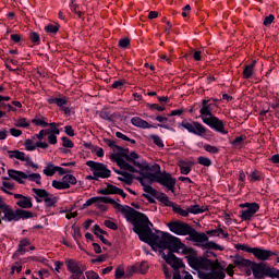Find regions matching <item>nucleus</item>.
Masks as SVG:
<instances>
[{
  "label": "nucleus",
  "mask_w": 279,
  "mask_h": 279,
  "mask_svg": "<svg viewBox=\"0 0 279 279\" xmlns=\"http://www.w3.org/2000/svg\"><path fill=\"white\" fill-rule=\"evenodd\" d=\"M131 223L133 225V232L138 235L140 241L148 243L153 250H167L171 239V233H154L151 231L154 225L143 213L136 211Z\"/></svg>",
  "instance_id": "obj_1"
},
{
  "label": "nucleus",
  "mask_w": 279,
  "mask_h": 279,
  "mask_svg": "<svg viewBox=\"0 0 279 279\" xmlns=\"http://www.w3.org/2000/svg\"><path fill=\"white\" fill-rule=\"evenodd\" d=\"M167 228L178 236H189L193 243H197L198 247H204V250H216L218 252H223L225 250L223 246L213 241H208V235H206V233L197 232V230L186 222L180 220L171 221L167 223Z\"/></svg>",
  "instance_id": "obj_2"
},
{
  "label": "nucleus",
  "mask_w": 279,
  "mask_h": 279,
  "mask_svg": "<svg viewBox=\"0 0 279 279\" xmlns=\"http://www.w3.org/2000/svg\"><path fill=\"white\" fill-rule=\"evenodd\" d=\"M217 108V104L210 102V100L203 99L199 114L201 120L205 125H208L211 130H215V132H218L219 134H228V130H226V124L223 123V120H220L217 118V116L213 114L215 112V109Z\"/></svg>",
  "instance_id": "obj_3"
},
{
  "label": "nucleus",
  "mask_w": 279,
  "mask_h": 279,
  "mask_svg": "<svg viewBox=\"0 0 279 279\" xmlns=\"http://www.w3.org/2000/svg\"><path fill=\"white\" fill-rule=\"evenodd\" d=\"M141 156L136 151H131L130 149H122L120 153L111 154L110 155V160L113 162H117L118 167L120 169H123L124 171H130L131 173H136V168L141 169V167H144L143 160H140ZM132 162V165L128 163Z\"/></svg>",
  "instance_id": "obj_4"
},
{
  "label": "nucleus",
  "mask_w": 279,
  "mask_h": 279,
  "mask_svg": "<svg viewBox=\"0 0 279 279\" xmlns=\"http://www.w3.org/2000/svg\"><path fill=\"white\" fill-rule=\"evenodd\" d=\"M96 199L98 201L95 203V206L98 207L99 210L106 211L108 210V206H106V204H112L113 208L118 213H121L129 223L132 222V219H134V216L137 213L134 208L128 205H121L108 196H96Z\"/></svg>",
  "instance_id": "obj_5"
},
{
  "label": "nucleus",
  "mask_w": 279,
  "mask_h": 279,
  "mask_svg": "<svg viewBox=\"0 0 279 279\" xmlns=\"http://www.w3.org/2000/svg\"><path fill=\"white\" fill-rule=\"evenodd\" d=\"M251 270L255 279H279V269L276 267L267 266L263 263H252Z\"/></svg>",
  "instance_id": "obj_6"
},
{
  "label": "nucleus",
  "mask_w": 279,
  "mask_h": 279,
  "mask_svg": "<svg viewBox=\"0 0 279 279\" xmlns=\"http://www.w3.org/2000/svg\"><path fill=\"white\" fill-rule=\"evenodd\" d=\"M185 258L190 267L196 271H208L216 263L206 257L186 256Z\"/></svg>",
  "instance_id": "obj_7"
},
{
  "label": "nucleus",
  "mask_w": 279,
  "mask_h": 279,
  "mask_svg": "<svg viewBox=\"0 0 279 279\" xmlns=\"http://www.w3.org/2000/svg\"><path fill=\"white\" fill-rule=\"evenodd\" d=\"M167 250L173 254H182L183 256H189L193 248L187 247L186 244L182 243V240L175 235H170Z\"/></svg>",
  "instance_id": "obj_8"
},
{
  "label": "nucleus",
  "mask_w": 279,
  "mask_h": 279,
  "mask_svg": "<svg viewBox=\"0 0 279 279\" xmlns=\"http://www.w3.org/2000/svg\"><path fill=\"white\" fill-rule=\"evenodd\" d=\"M198 278L201 279H226V272L219 262H215L208 271H198Z\"/></svg>",
  "instance_id": "obj_9"
},
{
  "label": "nucleus",
  "mask_w": 279,
  "mask_h": 279,
  "mask_svg": "<svg viewBox=\"0 0 279 279\" xmlns=\"http://www.w3.org/2000/svg\"><path fill=\"white\" fill-rule=\"evenodd\" d=\"M153 178H155L154 182H157V184L165 186L168 191H171V193H175L177 180L171 175V173L161 172L160 174H156Z\"/></svg>",
  "instance_id": "obj_10"
},
{
  "label": "nucleus",
  "mask_w": 279,
  "mask_h": 279,
  "mask_svg": "<svg viewBox=\"0 0 279 279\" xmlns=\"http://www.w3.org/2000/svg\"><path fill=\"white\" fill-rule=\"evenodd\" d=\"M179 125L184 130H187L190 134H195V136H206V132H208V129H206L204 124L197 121H192V122L185 121V122H181Z\"/></svg>",
  "instance_id": "obj_11"
},
{
  "label": "nucleus",
  "mask_w": 279,
  "mask_h": 279,
  "mask_svg": "<svg viewBox=\"0 0 279 279\" xmlns=\"http://www.w3.org/2000/svg\"><path fill=\"white\" fill-rule=\"evenodd\" d=\"M86 166L90 167L95 178H110L111 171L108 169V167L104 163H99L93 160L86 161Z\"/></svg>",
  "instance_id": "obj_12"
},
{
  "label": "nucleus",
  "mask_w": 279,
  "mask_h": 279,
  "mask_svg": "<svg viewBox=\"0 0 279 279\" xmlns=\"http://www.w3.org/2000/svg\"><path fill=\"white\" fill-rule=\"evenodd\" d=\"M240 208H246L241 211L242 221H250L258 210H260V206L257 203H243L240 205Z\"/></svg>",
  "instance_id": "obj_13"
},
{
  "label": "nucleus",
  "mask_w": 279,
  "mask_h": 279,
  "mask_svg": "<svg viewBox=\"0 0 279 279\" xmlns=\"http://www.w3.org/2000/svg\"><path fill=\"white\" fill-rule=\"evenodd\" d=\"M7 154H8V157L11 158V160L15 158V160H20L21 162H26V167H32V169H38V165L32 161V158L25 155L24 151H21L19 149L7 150Z\"/></svg>",
  "instance_id": "obj_14"
},
{
  "label": "nucleus",
  "mask_w": 279,
  "mask_h": 279,
  "mask_svg": "<svg viewBox=\"0 0 279 279\" xmlns=\"http://www.w3.org/2000/svg\"><path fill=\"white\" fill-rule=\"evenodd\" d=\"M43 173L48 178H52V175H56V173H59V175H66V173H71V170L56 166L52 162H47Z\"/></svg>",
  "instance_id": "obj_15"
},
{
  "label": "nucleus",
  "mask_w": 279,
  "mask_h": 279,
  "mask_svg": "<svg viewBox=\"0 0 279 279\" xmlns=\"http://www.w3.org/2000/svg\"><path fill=\"white\" fill-rule=\"evenodd\" d=\"M160 254L161 258H163V260H166V263L170 265L172 269H182V267H184V262L177 257L172 252L165 254V252L160 251Z\"/></svg>",
  "instance_id": "obj_16"
},
{
  "label": "nucleus",
  "mask_w": 279,
  "mask_h": 279,
  "mask_svg": "<svg viewBox=\"0 0 279 279\" xmlns=\"http://www.w3.org/2000/svg\"><path fill=\"white\" fill-rule=\"evenodd\" d=\"M144 167H141V171H149L146 173V178L149 180V182H154L155 178L154 175H160L162 172L160 171V165L154 163L153 166H149L147 162H143Z\"/></svg>",
  "instance_id": "obj_17"
},
{
  "label": "nucleus",
  "mask_w": 279,
  "mask_h": 279,
  "mask_svg": "<svg viewBox=\"0 0 279 279\" xmlns=\"http://www.w3.org/2000/svg\"><path fill=\"white\" fill-rule=\"evenodd\" d=\"M253 256H255L257 260L265 262V260H269L271 256H278V252L271 251V250H265L262 247H254Z\"/></svg>",
  "instance_id": "obj_18"
},
{
  "label": "nucleus",
  "mask_w": 279,
  "mask_h": 279,
  "mask_svg": "<svg viewBox=\"0 0 279 279\" xmlns=\"http://www.w3.org/2000/svg\"><path fill=\"white\" fill-rule=\"evenodd\" d=\"M97 193L98 195H120V197H123L124 199L126 197V194L123 190L110 183H107V187L99 189Z\"/></svg>",
  "instance_id": "obj_19"
},
{
  "label": "nucleus",
  "mask_w": 279,
  "mask_h": 279,
  "mask_svg": "<svg viewBox=\"0 0 279 279\" xmlns=\"http://www.w3.org/2000/svg\"><path fill=\"white\" fill-rule=\"evenodd\" d=\"M35 140L27 138L24 142V147L26 151H36V148L39 147V149H47L49 147V144L47 142H34Z\"/></svg>",
  "instance_id": "obj_20"
},
{
  "label": "nucleus",
  "mask_w": 279,
  "mask_h": 279,
  "mask_svg": "<svg viewBox=\"0 0 279 279\" xmlns=\"http://www.w3.org/2000/svg\"><path fill=\"white\" fill-rule=\"evenodd\" d=\"M8 175L19 184H25V180H27V173L14 169L8 170Z\"/></svg>",
  "instance_id": "obj_21"
},
{
  "label": "nucleus",
  "mask_w": 279,
  "mask_h": 279,
  "mask_svg": "<svg viewBox=\"0 0 279 279\" xmlns=\"http://www.w3.org/2000/svg\"><path fill=\"white\" fill-rule=\"evenodd\" d=\"M179 165V169H180V173H182V175H189V173H191L192 167L193 165H195V160L193 159H180L178 161Z\"/></svg>",
  "instance_id": "obj_22"
},
{
  "label": "nucleus",
  "mask_w": 279,
  "mask_h": 279,
  "mask_svg": "<svg viewBox=\"0 0 279 279\" xmlns=\"http://www.w3.org/2000/svg\"><path fill=\"white\" fill-rule=\"evenodd\" d=\"M13 197L17 199L16 205L20 208H32L34 204L32 203V197L23 196V194H13Z\"/></svg>",
  "instance_id": "obj_23"
},
{
  "label": "nucleus",
  "mask_w": 279,
  "mask_h": 279,
  "mask_svg": "<svg viewBox=\"0 0 279 279\" xmlns=\"http://www.w3.org/2000/svg\"><path fill=\"white\" fill-rule=\"evenodd\" d=\"M65 265L68 271H70V274L72 275L84 274V271H82V266L80 265V262L75 259H65Z\"/></svg>",
  "instance_id": "obj_24"
},
{
  "label": "nucleus",
  "mask_w": 279,
  "mask_h": 279,
  "mask_svg": "<svg viewBox=\"0 0 279 279\" xmlns=\"http://www.w3.org/2000/svg\"><path fill=\"white\" fill-rule=\"evenodd\" d=\"M2 213L4 215V221H19V209L14 211L12 207L9 205L2 210Z\"/></svg>",
  "instance_id": "obj_25"
},
{
  "label": "nucleus",
  "mask_w": 279,
  "mask_h": 279,
  "mask_svg": "<svg viewBox=\"0 0 279 279\" xmlns=\"http://www.w3.org/2000/svg\"><path fill=\"white\" fill-rule=\"evenodd\" d=\"M131 123L134 125V128H140L141 130H149L151 128H156L155 125L149 124V122L143 120L141 117H133L131 119Z\"/></svg>",
  "instance_id": "obj_26"
},
{
  "label": "nucleus",
  "mask_w": 279,
  "mask_h": 279,
  "mask_svg": "<svg viewBox=\"0 0 279 279\" xmlns=\"http://www.w3.org/2000/svg\"><path fill=\"white\" fill-rule=\"evenodd\" d=\"M206 234L207 236H218V239H228L230 236L228 231H225L220 225L214 230H208Z\"/></svg>",
  "instance_id": "obj_27"
},
{
  "label": "nucleus",
  "mask_w": 279,
  "mask_h": 279,
  "mask_svg": "<svg viewBox=\"0 0 279 279\" xmlns=\"http://www.w3.org/2000/svg\"><path fill=\"white\" fill-rule=\"evenodd\" d=\"M32 191L35 194L34 197L38 204H40V202H45V199L49 195V192H47V190L44 189L33 187Z\"/></svg>",
  "instance_id": "obj_28"
},
{
  "label": "nucleus",
  "mask_w": 279,
  "mask_h": 279,
  "mask_svg": "<svg viewBox=\"0 0 279 279\" xmlns=\"http://www.w3.org/2000/svg\"><path fill=\"white\" fill-rule=\"evenodd\" d=\"M156 121H158V123L155 128H163V130H169V123L170 125H173V123H175L174 120H169V118L167 117H162V116H157Z\"/></svg>",
  "instance_id": "obj_29"
},
{
  "label": "nucleus",
  "mask_w": 279,
  "mask_h": 279,
  "mask_svg": "<svg viewBox=\"0 0 279 279\" xmlns=\"http://www.w3.org/2000/svg\"><path fill=\"white\" fill-rule=\"evenodd\" d=\"M48 104H56V106H58L59 108H64V106H66V104H69V99H66L65 96L63 97H50L47 99Z\"/></svg>",
  "instance_id": "obj_30"
},
{
  "label": "nucleus",
  "mask_w": 279,
  "mask_h": 279,
  "mask_svg": "<svg viewBox=\"0 0 279 279\" xmlns=\"http://www.w3.org/2000/svg\"><path fill=\"white\" fill-rule=\"evenodd\" d=\"M252 260L243 258V256H235L233 259V264L235 267H239V269H242V267H252Z\"/></svg>",
  "instance_id": "obj_31"
},
{
  "label": "nucleus",
  "mask_w": 279,
  "mask_h": 279,
  "mask_svg": "<svg viewBox=\"0 0 279 279\" xmlns=\"http://www.w3.org/2000/svg\"><path fill=\"white\" fill-rule=\"evenodd\" d=\"M4 180H9V178H4ZM0 191L5 193L7 195H14L12 192H10L14 191V183L10 181H3Z\"/></svg>",
  "instance_id": "obj_32"
},
{
  "label": "nucleus",
  "mask_w": 279,
  "mask_h": 279,
  "mask_svg": "<svg viewBox=\"0 0 279 279\" xmlns=\"http://www.w3.org/2000/svg\"><path fill=\"white\" fill-rule=\"evenodd\" d=\"M189 215H202V213H206L208 210L207 206L192 205L187 207Z\"/></svg>",
  "instance_id": "obj_33"
},
{
  "label": "nucleus",
  "mask_w": 279,
  "mask_h": 279,
  "mask_svg": "<svg viewBox=\"0 0 279 279\" xmlns=\"http://www.w3.org/2000/svg\"><path fill=\"white\" fill-rule=\"evenodd\" d=\"M254 66H256V61H253L251 64L245 65L243 70V77L244 80H250L252 75H254Z\"/></svg>",
  "instance_id": "obj_34"
},
{
  "label": "nucleus",
  "mask_w": 279,
  "mask_h": 279,
  "mask_svg": "<svg viewBox=\"0 0 279 279\" xmlns=\"http://www.w3.org/2000/svg\"><path fill=\"white\" fill-rule=\"evenodd\" d=\"M63 184H68V189H71V186H75L77 184V179L73 174H65L62 178Z\"/></svg>",
  "instance_id": "obj_35"
},
{
  "label": "nucleus",
  "mask_w": 279,
  "mask_h": 279,
  "mask_svg": "<svg viewBox=\"0 0 279 279\" xmlns=\"http://www.w3.org/2000/svg\"><path fill=\"white\" fill-rule=\"evenodd\" d=\"M44 203H45L46 208H53V207H56V204H58V197H56L51 194H48L46 196V198H44Z\"/></svg>",
  "instance_id": "obj_36"
},
{
  "label": "nucleus",
  "mask_w": 279,
  "mask_h": 279,
  "mask_svg": "<svg viewBox=\"0 0 279 279\" xmlns=\"http://www.w3.org/2000/svg\"><path fill=\"white\" fill-rule=\"evenodd\" d=\"M157 199L161 202V204H163L165 206H168L169 208H173L175 204L171 202V199H169V196H167V194L165 193H161Z\"/></svg>",
  "instance_id": "obj_37"
},
{
  "label": "nucleus",
  "mask_w": 279,
  "mask_h": 279,
  "mask_svg": "<svg viewBox=\"0 0 279 279\" xmlns=\"http://www.w3.org/2000/svg\"><path fill=\"white\" fill-rule=\"evenodd\" d=\"M118 180L120 182H124V184H128L129 186L134 182V178L130 173H122L121 177H118Z\"/></svg>",
  "instance_id": "obj_38"
},
{
  "label": "nucleus",
  "mask_w": 279,
  "mask_h": 279,
  "mask_svg": "<svg viewBox=\"0 0 279 279\" xmlns=\"http://www.w3.org/2000/svg\"><path fill=\"white\" fill-rule=\"evenodd\" d=\"M34 217V214L32 211H27L25 209H17V221L20 219H32Z\"/></svg>",
  "instance_id": "obj_39"
},
{
  "label": "nucleus",
  "mask_w": 279,
  "mask_h": 279,
  "mask_svg": "<svg viewBox=\"0 0 279 279\" xmlns=\"http://www.w3.org/2000/svg\"><path fill=\"white\" fill-rule=\"evenodd\" d=\"M173 213L177 215H180L181 217H189V208L187 209H182V207L178 204H174L172 207Z\"/></svg>",
  "instance_id": "obj_40"
},
{
  "label": "nucleus",
  "mask_w": 279,
  "mask_h": 279,
  "mask_svg": "<svg viewBox=\"0 0 279 279\" xmlns=\"http://www.w3.org/2000/svg\"><path fill=\"white\" fill-rule=\"evenodd\" d=\"M52 186L53 189H57V191H66V189H69V185L66 183H64V181H58V180H53L52 181Z\"/></svg>",
  "instance_id": "obj_41"
},
{
  "label": "nucleus",
  "mask_w": 279,
  "mask_h": 279,
  "mask_svg": "<svg viewBox=\"0 0 279 279\" xmlns=\"http://www.w3.org/2000/svg\"><path fill=\"white\" fill-rule=\"evenodd\" d=\"M234 247L236 250H240L241 252H247V254H254V247H251L247 244H234Z\"/></svg>",
  "instance_id": "obj_42"
},
{
  "label": "nucleus",
  "mask_w": 279,
  "mask_h": 279,
  "mask_svg": "<svg viewBox=\"0 0 279 279\" xmlns=\"http://www.w3.org/2000/svg\"><path fill=\"white\" fill-rule=\"evenodd\" d=\"M150 138H151L154 145L159 147V149H165V142H162V138L160 136H158V135H150Z\"/></svg>",
  "instance_id": "obj_43"
},
{
  "label": "nucleus",
  "mask_w": 279,
  "mask_h": 279,
  "mask_svg": "<svg viewBox=\"0 0 279 279\" xmlns=\"http://www.w3.org/2000/svg\"><path fill=\"white\" fill-rule=\"evenodd\" d=\"M14 126L27 129L29 126V121H27L25 118H20L14 121Z\"/></svg>",
  "instance_id": "obj_44"
},
{
  "label": "nucleus",
  "mask_w": 279,
  "mask_h": 279,
  "mask_svg": "<svg viewBox=\"0 0 279 279\" xmlns=\"http://www.w3.org/2000/svg\"><path fill=\"white\" fill-rule=\"evenodd\" d=\"M45 32L47 33V34H58V32H59V29H60V25H58V24H56V25H53V24H48V25H46L45 26Z\"/></svg>",
  "instance_id": "obj_45"
},
{
  "label": "nucleus",
  "mask_w": 279,
  "mask_h": 279,
  "mask_svg": "<svg viewBox=\"0 0 279 279\" xmlns=\"http://www.w3.org/2000/svg\"><path fill=\"white\" fill-rule=\"evenodd\" d=\"M27 245H29V240L27 238L21 240L17 246V252L21 254H25V247H27Z\"/></svg>",
  "instance_id": "obj_46"
},
{
  "label": "nucleus",
  "mask_w": 279,
  "mask_h": 279,
  "mask_svg": "<svg viewBox=\"0 0 279 279\" xmlns=\"http://www.w3.org/2000/svg\"><path fill=\"white\" fill-rule=\"evenodd\" d=\"M197 163L202 165L203 167H210V165H213V161L208 157L201 156L197 158Z\"/></svg>",
  "instance_id": "obj_47"
},
{
  "label": "nucleus",
  "mask_w": 279,
  "mask_h": 279,
  "mask_svg": "<svg viewBox=\"0 0 279 279\" xmlns=\"http://www.w3.org/2000/svg\"><path fill=\"white\" fill-rule=\"evenodd\" d=\"M106 143H107L108 147L113 149V151H118V154H120V151L123 150V148L118 146L117 142H114L113 140H106Z\"/></svg>",
  "instance_id": "obj_48"
},
{
  "label": "nucleus",
  "mask_w": 279,
  "mask_h": 279,
  "mask_svg": "<svg viewBox=\"0 0 279 279\" xmlns=\"http://www.w3.org/2000/svg\"><path fill=\"white\" fill-rule=\"evenodd\" d=\"M27 180H29V182H35L36 184H40V180H43V177H40V173H31V174H27Z\"/></svg>",
  "instance_id": "obj_49"
},
{
  "label": "nucleus",
  "mask_w": 279,
  "mask_h": 279,
  "mask_svg": "<svg viewBox=\"0 0 279 279\" xmlns=\"http://www.w3.org/2000/svg\"><path fill=\"white\" fill-rule=\"evenodd\" d=\"M49 135V130H41L39 131V133L35 134L33 136V140L36 141V138L38 140V143H43V138H45V136Z\"/></svg>",
  "instance_id": "obj_50"
},
{
  "label": "nucleus",
  "mask_w": 279,
  "mask_h": 279,
  "mask_svg": "<svg viewBox=\"0 0 279 279\" xmlns=\"http://www.w3.org/2000/svg\"><path fill=\"white\" fill-rule=\"evenodd\" d=\"M116 136H117V138H121L122 141H126L128 143H132V145H136V140H132V138L128 137V135H125L121 132H117Z\"/></svg>",
  "instance_id": "obj_51"
},
{
  "label": "nucleus",
  "mask_w": 279,
  "mask_h": 279,
  "mask_svg": "<svg viewBox=\"0 0 279 279\" xmlns=\"http://www.w3.org/2000/svg\"><path fill=\"white\" fill-rule=\"evenodd\" d=\"M93 232L95 235H97V238L99 239L100 236H104V234H106V231H104L101 229V227H99L98 225H95L93 228H92Z\"/></svg>",
  "instance_id": "obj_52"
},
{
  "label": "nucleus",
  "mask_w": 279,
  "mask_h": 279,
  "mask_svg": "<svg viewBox=\"0 0 279 279\" xmlns=\"http://www.w3.org/2000/svg\"><path fill=\"white\" fill-rule=\"evenodd\" d=\"M71 12H74V14H77L78 19H82V11H80V5L74 4L73 1L70 4Z\"/></svg>",
  "instance_id": "obj_53"
},
{
  "label": "nucleus",
  "mask_w": 279,
  "mask_h": 279,
  "mask_svg": "<svg viewBox=\"0 0 279 279\" xmlns=\"http://www.w3.org/2000/svg\"><path fill=\"white\" fill-rule=\"evenodd\" d=\"M148 269H149V264H147V262H142L138 266L137 271L138 274H147Z\"/></svg>",
  "instance_id": "obj_54"
},
{
  "label": "nucleus",
  "mask_w": 279,
  "mask_h": 279,
  "mask_svg": "<svg viewBox=\"0 0 279 279\" xmlns=\"http://www.w3.org/2000/svg\"><path fill=\"white\" fill-rule=\"evenodd\" d=\"M205 151H208V154H217L219 151V148L217 146H213L209 144L204 145Z\"/></svg>",
  "instance_id": "obj_55"
},
{
  "label": "nucleus",
  "mask_w": 279,
  "mask_h": 279,
  "mask_svg": "<svg viewBox=\"0 0 279 279\" xmlns=\"http://www.w3.org/2000/svg\"><path fill=\"white\" fill-rule=\"evenodd\" d=\"M32 123H34V125H37L39 128H47V125H49V123H47L45 120L43 119H33Z\"/></svg>",
  "instance_id": "obj_56"
},
{
  "label": "nucleus",
  "mask_w": 279,
  "mask_h": 279,
  "mask_svg": "<svg viewBox=\"0 0 279 279\" xmlns=\"http://www.w3.org/2000/svg\"><path fill=\"white\" fill-rule=\"evenodd\" d=\"M143 191L148 195H151V197H156L157 191L154 187H151V185H145V187H143Z\"/></svg>",
  "instance_id": "obj_57"
},
{
  "label": "nucleus",
  "mask_w": 279,
  "mask_h": 279,
  "mask_svg": "<svg viewBox=\"0 0 279 279\" xmlns=\"http://www.w3.org/2000/svg\"><path fill=\"white\" fill-rule=\"evenodd\" d=\"M99 199H101V198H97V196L87 199L84 203L83 208H88V206H93V204H96L97 202H99Z\"/></svg>",
  "instance_id": "obj_58"
},
{
  "label": "nucleus",
  "mask_w": 279,
  "mask_h": 279,
  "mask_svg": "<svg viewBox=\"0 0 279 279\" xmlns=\"http://www.w3.org/2000/svg\"><path fill=\"white\" fill-rule=\"evenodd\" d=\"M51 128L50 129H46L49 131V134H53L54 136L60 135V129L56 128V123H50Z\"/></svg>",
  "instance_id": "obj_59"
},
{
  "label": "nucleus",
  "mask_w": 279,
  "mask_h": 279,
  "mask_svg": "<svg viewBox=\"0 0 279 279\" xmlns=\"http://www.w3.org/2000/svg\"><path fill=\"white\" fill-rule=\"evenodd\" d=\"M130 45V38H122L119 40V47H121V49H128Z\"/></svg>",
  "instance_id": "obj_60"
},
{
  "label": "nucleus",
  "mask_w": 279,
  "mask_h": 279,
  "mask_svg": "<svg viewBox=\"0 0 279 279\" xmlns=\"http://www.w3.org/2000/svg\"><path fill=\"white\" fill-rule=\"evenodd\" d=\"M61 141L63 147H69L70 149L73 148V142L69 140V137H62Z\"/></svg>",
  "instance_id": "obj_61"
},
{
  "label": "nucleus",
  "mask_w": 279,
  "mask_h": 279,
  "mask_svg": "<svg viewBox=\"0 0 279 279\" xmlns=\"http://www.w3.org/2000/svg\"><path fill=\"white\" fill-rule=\"evenodd\" d=\"M106 228H109L110 230H118L117 223L112 222L111 220H105Z\"/></svg>",
  "instance_id": "obj_62"
},
{
  "label": "nucleus",
  "mask_w": 279,
  "mask_h": 279,
  "mask_svg": "<svg viewBox=\"0 0 279 279\" xmlns=\"http://www.w3.org/2000/svg\"><path fill=\"white\" fill-rule=\"evenodd\" d=\"M251 182H260V174L258 172L253 171L250 175Z\"/></svg>",
  "instance_id": "obj_63"
},
{
  "label": "nucleus",
  "mask_w": 279,
  "mask_h": 279,
  "mask_svg": "<svg viewBox=\"0 0 279 279\" xmlns=\"http://www.w3.org/2000/svg\"><path fill=\"white\" fill-rule=\"evenodd\" d=\"M86 278L87 279H99V275L93 270H88L86 272Z\"/></svg>",
  "instance_id": "obj_64"
}]
</instances>
